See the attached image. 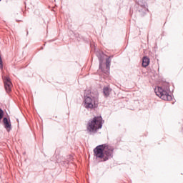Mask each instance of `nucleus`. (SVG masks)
Segmentation results:
<instances>
[{
    "instance_id": "12",
    "label": "nucleus",
    "mask_w": 183,
    "mask_h": 183,
    "mask_svg": "<svg viewBox=\"0 0 183 183\" xmlns=\"http://www.w3.org/2000/svg\"><path fill=\"white\" fill-rule=\"evenodd\" d=\"M4 118V110L0 108V122Z\"/></svg>"
},
{
    "instance_id": "8",
    "label": "nucleus",
    "mask_w": 183,
    "mask_h": 183,
    "mask_svg": "<svg viewBox=\"0 0 183 183\" xmlns=\"http://www.w3.org/2000/svg\"><path fill=\"white\" fill-rule=\"evenodd\" d=\"M149 62H150L149 58H148V56H144L142 59V66H144V68H147V66L149 65Z\"/></svg>"
},
{
    "instance_id": "5",
    "label": "nucleus",
    "mask_w": 183,
    "mask_h": 183,
    "mask_svg": "<svg viewBox=\"0 0 183 183\" xmlns=\"http://www.w3.org/2000/svg\"><path fill=\"white\" fill-rule=\"evenodd\" d=\"M4 88L6 89V92H11L12 91V82L11 81V79L8 76H4Z\"/></svg>"
},
{
    "instance_id": "13",
    "label": "nucleus",
    "mask_w": 183,
    "mask_h": 183,
    "mask_svg": "<svg viewBox=\"0 0 183 183\" xmlns=\"http://www.w3.org/2000/svg\"><path fill=\"white\" fill-rule=\"evenodd\" d=\"M0 69H4V62L2 61V57L0 54Z\"/></svg>"
},
{
    "instance_id": "7",
    "label": "nucleus",
    "mask_w": 183,
    "mask_h": 183,
    "mask_svg": "<svg viewBox=\"0 0 183 183\" xmlns=\"http://www.w3.org/2000/svg\"><path fill=\"white\" fill-rule=\"evenodd\" d=\"M139 5L140 8H142L139 9V12H142V14H147V11H148V8L145 1H144V0H140L139 1Z\"/></svg>"
},
{
    "instance_id": "3",
    "label": "nucleus",
    "mask_w": 183,
    "mask_h": 183,
    "mask_svg": "<svg viewBox=\"0 0 183 183\" xmlns=\"http://www.w3.org/2000/svg\"><path fill=\"white\" fill-rule=\"evenodd\" d=\"M102 117L95 116L92 119H90L87 124V132L92 135L97 134L99 129L102 128Z\"/></svg>"
},
{
    "instance_id": "4",
    "label": "nucleus",
    "mask_w": 183,
    "mask_h": 183,
    "mask_svg": "<svg viewBox=\"0 0 183 183\" xmlns=\"http://www.w3.org/2000/svg\"><path fill=\"white\" fill-rule=\"evenodd\" d=\"M156 95L159 97L164 101H172V96L169 94V85L167 84L166 88L157 86L154 89Z\"/></svg>"
},
{
    "instance_id": "6",
    "label": "nucleus",
    "mask_w": 183,
    "mask_h": 183,
    "mask_svg": "<svg viewBox=\"0 0 183 183\" xmlns=\"http://www.w3.org/2000/svg\"><path fill=\"white\" fill-rule=\"evenodd\" d=\"M3 124L6 131H7V132H10L11 129H12L11 119L9 117H3Z\"/></svg>"
},
{
    "instance_id": "11",
    "label": "nucleus",
    "mask_w": 183,
    "mask_h": 183,
    "mask_svg": "<svg viewBox=\"0 0 183 183\" xmlns=\"http://www.w3.org/2000/svg\"><path fill=\"white\" fill-rule=\"evenodd\" d=\"M111 66V59L109 58L106 59V68L107 69H109Z\"/></svg>"
},
{
    "instance_id": "1",
    "label": "nucleus",
    "mask_w": 183,
    "mask_h": 183,
    "mask_svg": "<svg viewBox=\"0 0 183 183\" xmlns=\"http://www.w3.org/2000/svg\"><path fill=\"white\" fill-rule=\"evenodd\" d=\"M93 152L97 159H102L101 162H105L114 157V148L109 147L107 144L97 146Z\"/></svg>"
},
{
    "instance_id": "9",
    "label": "nucleus",
    "mask_w": 183,
    "mask_h": 183,
    "mask_svg": "<svg viewBox=\"0 0 183 183\" xmlns=\"http://www.w3.org/2000/svg\"><path fill=\"white\" fill-rule=\"evenodd\" d=\"M103 94H104L105 97H109V87L108 86L104 87Z\"/></svg>"
},
{
    "instance_id": "10",
    "label": "nucleus",
    "mask_w": 183,
    "mask_h": 183,
    "mask_svg": "<svg viewBox=\"0 0 183 183\" xmlns=\"http://www.w3.org/2000/svg\"><path fill=\"white\" fill-rule=\"evenodd\" d=\"M99 61V69H102V61H104V56L102 55H100L98 56Z\"/></svg>"
},
{
    "instance_id": "2",
    "label": "nucleus",
    "mask_w": 183,
    "mask_h": 183,
    "mask_svg": "<svg viewBox=\"0 0 183 183\" xmlns=\"http://www.w3.org/2000/svg\"><path fill=\"white\" fill-rule=\"evenodd\" d=\"M83 103L86 109H95L98 108V104H99V94L98 91H86L84 95Z\"/></svg>"
}]
</instances>
